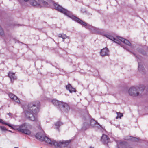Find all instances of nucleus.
<instances>
[{
  "mask_svg": "<svg viewBox=\"0 0 148 148\" xmlns=\"http://www.w3.org/2000/svg\"><path fill=\"white\" fill-rule=\"evenodd\" d=\"M3 29L0 26V34L1 35H3Z\"/></svg>",
  "mask_w": 148,
  "mask_h": 148,
  "instance_id": "nucleus-18",
  "label": "nucleus"
},
{
  "mask_svg": "<svg viewBox=\"0 0 148 148\" xmlns=\"http://www.w3.org/2000/svg\"><path fill=\"white\" fill-rule=\"evenodd\" d=\"M109 139L108 136L106 135L103 134L101 140L104 144H107L109 142Z\"/></svg>",
  "mask_w": 148,
  "mask_h": 148,
  "instance_id": "nucleus-9",
  "label": "nucleus"
},
{
  "mask_svg": "<svg viewBox=\"0 0 148 148\" xmlns=\"http://www.w3.org/2000/svg\"><path fill=\"white\" fill-rule=\"evenodd\" d=\"M30 4L33 6H40V7H46L47 5V3L42 0H41L38 3L36 0H30Z\"/></svg>",
  "mask_w": 148,
  "mask_h": 148,
  "instance_id": "nucleus-6",
  "label": "nucleus"
},
{
  "mask_svg": "<svg viewBox=\"0 0 148 148\" xmlns=\"http://www.w3.org/2000/svg\"><path fill=\"white\" fill-rule=\"evenodd\" d=\"M53 103L56 106H60L62 105V107L66 109V110H68L69 109V108L68 105L65 103H63L61 101H58V100L54 99L52 100V101Z\"/></svg>",
  "mask_w": 148,
  "mask_h": 148,
  "instance_id": "nucleus-7",
  "label": "nucleus"
},
{
  "mask_svg": "<svg viewBox=\"0 0 148 148\" xmlns=\"http://www.w3.org/2000/svg\"><path fill=\"white\" fill-rule=\"evenodd\" d=\"M61 124V123L60 122L57 123H56V125H59L60 124Z\"/></svg>",
  "mask_w": 148,
  "mask_h": 148,
  "instance_id": "nucleus-23",
  "label": "nucleus"
},
{
  "mask_svg": "<svg viewBox=\"0 0 148 148\" xmlns=\"http://www.w3.org/2000/svg\"><path fill=\"white\" fill-rule=\"evenodd\" d=\"M9 96L10 98L14 100L16 102L18 103H20L19 100L18 99L17 97L14 94L11 93L9 94Z\"/></svg>",
  "mask_w": 148,
  "mask_h": 148,
  "instance_id": "nucleus-12",
  "label": "nucleus"
},
{
  "mask_svg": "<svg viewBox=\"0 0 148 148\" xmlns=\"http://www.w3.org/2000/svg\"><path fill=\"white\" fill-rule=\"evenodd\" d=\"M109 53V51L108 48H105L101 50L100 54L102 56H104L108 55Z\"/></svg>",
  "mask_w": 148,
  "mask_h": 148,
  "instance_id": "nucleus-11",
  "label": "nucleus"
},
{
  "mask_svg": "<svg viewBox=\"0 0 148 148\" xmlns=\"http://www.w3.org/2000/svg\"><path fill=\"white\" fill-rule=\"evenodd\" d=\"M54 6L56 10H58L62 13H64V14L70 17L73 20L79 23H80L81 24L83 25H86V23L82 21L78 18H77L75 16L71 15L69 12L68 11L64 8H62L60 5H59L56 4L55 3L54 4Z\"/></svg>",
  "mask_w": 148,
  "mask_h": 148,
  "instance_id": "nucleus-2",
  "label": "nucleus"
},
{
  "mask_svg": "<svg viewBox=\"0 0 148 148\" xmlns=\"http://www.w3.org/2000/svg\"><path fill=\"white\" fill-rule=\"evenodd\" d=\"M70 142L69 140L60 141L58 142L56 140H52L51 145H54L56 147L60 146L62 144L67 145Z\"/></svg>",
  "mask_w": 148,
  "mask_h": 148,
  "instance_id": "nucleus-8",
  "label": "nucleus"
},
{
  "mask_svg": "<svg viewBox=\"0 0 148 148\" xmlns=\"http://www.w3.org/2000/svg\"><path fill=\"white\" fill-rule=\"evenodd\" d=\"M44 132L42 131V140L45 141L47 143L51 145L52 144V141L47 137L44 136Z\"/></svg>",
  "mask_w": 148,
  "mask_h": 148,
  "instance_id": "nucleus-10",
  "label": "nucleus"
},
{
  "mask_svg": "<svg viewBox=\"0 0 148 148\" xmlns=\"http://www.w3.org/2000/svg\"><path fill=\"white\" fill-rule=\"evenodd\" d=\"M9 126L14 130H16L18 131L24 133L25 134L29 135L31 134V131L28 130V126L25 124H24L20 126H12L10 124H7Z\"/></svg>",
  "mask_w": 148,
  "mask_h": 148,
  "instance_id": "nucleus-3",
  "label": "nucleus"
},
{
  "mask_svg": "<svg viewBox=\"0 0 148 148\" xmlns=\"http://www.w3.org/2000/svg\"><path fill=\"white\" fill-rule=\"evenodd\" d=\"M62 34H59L58 35V36L59 37H62Z\"/></svg>",
  "mask_w": 148,
  "mask_h": 148,
  "instance_id": "nucleus-24",
  "label": "nucleus"
},
{
  "mask_svg": "<svg viewBox=\"0 0 148 148\" xmlns=\"http://www.w3.org/2000/svg\"><path fill=\"white\" fill-rule=\"evenodd\" d=\"M38 102L37 105H35L33 103H30L28 105L29 110L26 112L25 114L27 117L32 121H34L36 119V117L35 114L39 111V109L36 107L38 106Z\"/></svg>",
  "mask_w": 148,
  "mask_h": 148,
  "instance_id": "nucleus-1",
  "label": "nucleus"
},
{
  "mask_svg": "<svg viewBox=\"0 0 148 148\" xmlns=\"http://www.w3.org/2000/svg\"><path fill=\"white\" fill-rule=\"evenodd\" d=\"M66 88L67 90H69L71 93L75 92V89L72 87L71 85L69 84L66 86Z\"/></svg>",
  "mask_w": 148,
  "mask_h": 148,
  "instance_id": "nucleus-13",
  "label": "nucleus"
},
{
  "mask_svg": "<svg viewBox=\"0 0 148 148\" xmlns=\"http://www.w3.org/2000/svg\"><path fill=\"white\" fill-rule=\"evenodd\" d=\"M106 37L107 38H108L110 39L113 41L117 43L118 44H119V42L118 40H120L123 42L124 43L127 45H130L131 44L130 42L128 41V40L125 39H123V38H122L121 37H117V39H116L115 38H114L112 36L109 35H108L107 36H106Z\"/></svg>",
  "mask_w": 148,
  "mask_h": 148,
  "instance_id": "nucleus-5",
  "label": "nucleus"
},
{
  "mask_svg": "<svg viewBox=\"0 0 148 148\" xmlns=\"http://www.w3.org/2000/svg\"><path fill=\"white\" fill-rule=\"evenodd\" d=\"M96 121L93 120L90 121V125L91 126H93L95 124Z\"/></svg>",
  "mask_w": 148,
  "mask_h": 148,
  "instance_id": "nucleus-17",
  "label": "nucleus"
},
{
  "mask_svg": "<svg viewBox=\"0 0 148 148\" xmlns=\"http://www.w3.org/2000/svg\"><path fill=\"white\" fill-rule=\"evenodd\" d=\"M140 66H139V68H140Z\"/></svg>",
  "mask_w": 148,
  "mask_h": 148,
  "instance_id": "nucleus-26",
  "label": "nucleus"
},
{
  "mask_svg": "<svg viewBox=\"0 0 148 148\" xmlns=\"http://www.w3.org/2000/svg\"><path fill=\"white\" fill-rule=\"evenodd\" d=\"M36 137L37 139H39L40 140H42V134L41 133H37L36 135Z\"/></svg>",
  "mask_w": 148,
  "mask_h": 148,
  "instance_id": "nucleus-15",
  "label": "nucleus"
},
{
  "mask_svg": "<svg viewBox=\"0 0 148 148\" xmlns=\"http://www.w3.org/2000/svg\"><path fill=\"white\" fill-rule=\"evenodd\" d=\"M9 114V115L10 116L11 114V113H10Z\"/></svg>",
  "mask_w": 148,
  "mask_h": 148,
  "instance_id": "nucleus-25",
  "label": "nucleus"
},
{
  "mask_svg": "<svg viewBox=\"0 0 148 148\" xmlns=\"http://www.w3.org/2000/svg\"><path fill=\"white\" fill-rule=\"evenodd\" d=\"M0 122L1 123H2L3 124H6V125H8H8L7 124H7V123H5V122H4V121L3 120H2V119H0Z\"/></svg>",
  "mask_w": 148,
  "mask_h": 148,
  "instance_id": "nucleus-20",
  "label": "nucleus"
},
{
  "mask_svg": "<svg viewBox=\"0 0 148 148\" xmlns=\"http://www.w3.org/2000/svg\"><path fill=\"white\" fill-rule=\"evenodd\" d=\"M132 139L134 141H137L138 140V139L136 138H133Z\"/></svg>",
  "mask_w": 148,
  "mask_h": 148,
  "instance_id": "nucleus-21",
  "label": "nucleus"
},
{
  "mask_svg": "<svg viewBox=\"0 0 148 148\" xmlns=\"http://www.w3.org/2000/svg\"><path fill=\"white\" fill-rule=\"evenodd\" d=\"M144 86H142L140 88H136L134 87H132L129 90V94L133 96H137L139 95V92H141L144 90Z\"/></svg>",
  "mask_w": 148,
  "mask_h": 148,
  "instance_id": "nucleus-4",
  "label": "nucleus"
},
{
  "mask_svg": "<svg viewBox=\"0 0 148 148\" xmlns=\"http://www.w3.org/2000/svg\"><path fill=\"white\" fill-rule=\"evenodd\" d=\"M116 114L117 115L116 117V119H117L118 118H120L121 117L123 116V114L120 112H117Z\"/></svg>",
  "mask_w": 148,
  "mask_h": 148,
  "instance_id": "nucleus-16",
  "label": "nucleus"
},
{
  "mask_svg": "<svg viewBox=\"0 0 148 148\" xmlns=\"http://www.w3.org/2000/svg\"><path fill=\"white\" fill-rule=\"evenodd\" d=\"M63 39H65L66 38V36L65 34H62V37Z\"/></svg>",
  "mask_w": 148,
  "mask_h": 148,
  "instance_id": "nucleus-22",
  "label": "nucleus"
},
{
  "mask_svg": "<svg viewBox=\"0 0 148 148\" xmlns=\"http://www.w3.org/2000/svg\"><path fill=\"white\" fill-rule=\"evenodd\" d=\"M8 75L10 78L11 80L12 81V80L16 79V78L14 76V73L12 72H10L8 74Z\"/></svg>",
  "mask_w": 148,
  "mask_h": 148,
  "instance_id": "nucleus-14",
  "label": "nucleus"
},
{
  "mask_svg": "<svg viewBox=\"0 0 148 148\" xmlns=\"http://www.w3.org/2000/svg\"><path fill=\"white\" fill-rule=\"evenodd\" d=\"M0 128L2 130L5 131L6 130L4 126H1L0 127Z\"/></svg>",
  "mask_w": 148,
  "mask_h": 148,
  "instance_id": "nucleus-19",
  "label": "nucleus"
}]
</instances>
